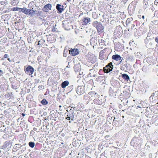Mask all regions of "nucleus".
Listing matches in <instances>:
<instances>
[{"label":"nucleus","instance_id":"obj_1","mask_svg":"<svg viewBox=\"0 0 158 158\" xmlns=\"http://www.w3.org/2000/svg\"><path fill=\"white\" fill-rule=\"evenodd\" d=\"M110 50L109 48H105L99 52V59L100 60H107L108 55L110 53Z\"/></svg>","mask_w":158,"mask_h":158},{"label":"nucleus","instance_id":"obj_2","mask_svg":"<svg viewBox=\"0 0 158 158\" xmlns=\"http://www.w3.org/2000/svg\"><path fill=\"white\" fill-rule=\"evenodd\" d=\"M93 25L97 28L98 33H101L102 32L104 28L101 23L95 21L93 22Z\"/></svg>","mask_w":158,"mask_h":158},{"label":"nucleus","instance_id":"obj_3","mask_svg":"<svg viewBox=\"0 0 158 158\" xmlns=\"http://www.w3.org/2000/svg\"><path fill=\"white\" fill-rule=\"evenodd\" d=\"M113 68V65L112 63L110 62L105 67L103 68V70L104 73H108L112 70Z\"/></svg>","mask_w":158,"mask_h":158},{"label":"nucleus","instance_id":"obj_4","mask_svg":"<svg viewBox=\"0 0 158 158\" xmlns=\"http://www.w3.org/2000/svg\"><path fill=\"white\" fill-rule=\"evenodd\" d=\"M24 71L27 74L31 75L33 74L34 69L31 66L28 65L26 69H24Z\"/></svg>","mask_w":158,"mask_h":158},{"label":"nucleus","instance_id":"obj_5","mask_svg":"<svg viewBox=\"0 0 158 158\" xmlns=\"http://www.w3.org/2000/svg\"><path fill=\"white\" fill-rule=\"evenodd\" d=\"M63 25L64 29L69 30L70 29L71 27V24L67 21H64L63 22Z\"/></svg>","mask_w":158,"mask_h":158},{"label":"nucleus","instance_id":"obj_6","mask_svg":"<svg viewBox=\"0 0 158 158\" xmlns=\"http://www.w3.org/2000/svg\"><path fill=\"white\" fill-rule=\"evenodd\" d=\"M47 40L51 43H53L56 40V39L53 35H47Z\"/></svg>","mask_w":158,"mask_h":158},{"label":"nucleus","instance_id":"obj_7","mask_svg":"<svg viewBox=\"0 0 158 158\" xmlns=\"http://www.w3.org/2000/svg\"><path fill=\"white\" fill-rule=\"evenodd\" d=\"M69 53L72 56H75L79 54V51L78 49H71L69 51Z\"/></svg>","mask_w":158,"mask_h":158},{"label":"nucleus","instance_id":"obj_8","mask_svg":"<svg viewBox=\"0 0 158 158\" xmlns=\"http://www.w3.org/2000/svg\"><path fill=\"white\" fill-rule=\"evenodd\" d=\"M52 7V5L48 3L44 6L42 10L44 12H48L51 10Z\"/></svg>","mask_w":158,"mask_h":158},{"label":"nucleus","instance_id":"obj_9","mask_svg":"<svg viewBox=\"0 0 158 158\" xmlns=\"http://www.w3.org/2000/svg\"><path fill=\"white\" fill-rule=\"evenodd\" d=\"M83 21L82 24L83 25H86L87 23H89L91 21L90 19L88 17H84L83 19H82Z\"/></svg>","mask_w":158,"mask_h":158},{"label":"nucleus","instance_id":"obj_10","mask_svg":"<svg viewBox=\"0 0 158 158\" xmlns=\"http://www.w3.org/2000/svg\"><path fill=\"white\" fill-rule=\"evenodd\" d=\"M76 92L78 94L81 95L83 93L84 90L82 87L81 86H78L77 88Z\"/></svg>","mask_w":158,"mask_h":158},{"label":"nucleus","instance_id":"obj_11","mask_svg":"<svg viewBox=\"0 0 158 158\" xmlns=\"http://www.w3.org/2000/svg\"><path fill=\"white\" fill-rule=\"evenodd\" d=\"M10 143L8 141H6L4 143L2 147V148L4 150H6V149H8L10 147Z\"/></svg>","mask_w":158,"mask_h":158},{"label":"nucleus","instance_id":"obj_12","mask_svg":"<svg viewBox=\"0 0 158 158\" xmlns=\"http://www.w3.org/2000/svg\"><path fill=\"white\" fill-rule=\"evenodd\" d=\"M45 42L44 40L41 39L38 42V45L39 46V48L44 46L45 45Z\"/></svg>","mask_w":158,"mask_h":158},{"label":"nucleus","instance_id":"obj_13","mask_svg":"<svg viewBox=\"0 0 158 158\" xmlns=\"http://www.w3.org/2000/svg\"><path fill=\"white\" fill-rule=\"evenodd\" d=\"M112 58L113 60L118 61L121 59V57L120 55L118 54H115L112 56Z\"/></svg>","mask_w":158,"mask_h":158},{"label":"nucleus","instance_id":"obj_14","mask_svg":"<svg viewBox=\"0 0 158 158\" xmlns=\"http://www.w3.org/2000/svg\"><path fill=\"white\" fill-rule=\"evenodd\" d=\"M89 94L92 97H94L95 98H98L99 95L97 93H95L94 91L90 92L89 93Z\"/></svg>","mask_w":158,"mask_h":158},{"label":"nucleus","instance_id":"obj_15","mask_svg":"<svg viewBox=\"0 0 158 158\" xmlns=\"http://www.w3.org/2000/svg\"><path fill=\"white\" fill-rule=\"evenodd\" d=\"M88 61L92 64L94 63L96 61L95 57L94 56H90L88 58Z\"/></svg>","mask_w":158,"mask_h":158},{"label":"nucleus","instance_id":"obj_16","mask_svg":"<svg viewBox=\"0 0 158 158\" xmlns=\"http://www.w3.org/2000/svg\"><path fill=\"white\" fill-rule=\"evenodd\" d=\"M69 84V82L68 81H65L63 82L61 84V87L63 88H64L68 86Z\"/></svg>","mask_w":158,"mask_h":158},{"label":"nucleus","instance_id":"obj_17","mask_svg":"<svg viewBox=\"0 0 158 158\" xmlns=\"http://www.w3.org/2000/svg\"><path fill=\"white\" fill-rule=\"evenodd\" d=\"M21 10L20 11L22 12L23 13L26 15H28L29 13V9L27 8H21Z\"/></svg>","mask_w":158,"mask_h":158},{"label":"nucleus","instance_id":"obj_18","mask_svg":"<svg viewBox=\"0 0 158 158\" xmlns=\"http://www.w3.org/2000/svg\"><path fill=\"white\" fill-rule=\"evenodd\" d=\"M94 101L95 103L98 105H101L102 104L103 102L100 101L98 98H95L94 100Z\"/></svg>","mask_w":158,"mask_h":158},{"label":"nucleus","instance_id":"obj_19","mask_svg":"<svg viewBox=\"0 0 158 158\" xmlns=\"http://www.w3.org/2000/svg\"><path fill=\"white\" fill-rule=\"evenodd\" d=\"M35 10H34L32 9H29L28 15L32 16L36 14L35 13Z\"/></svg>","mask_w":158,"mask_h":158},{"label":"nucleus","instance_id":"obj_20","mask_svg":"<svg viewBox=\"0 0 158 158\" xmlns=\"http://www.w3.org/2000/svg\"><path fill=\"white\" fill-rule=\"evenodd\" d=\"M61 5L59 4H58L56 6V9L59 11L60 13H61L63 10L64 9L63 8H61L60 7L61 6Z\"/></svg>","mask_w":158,"mask_h":158},{"label":"nucleus","instance_id":"obj_21","mask_svg":"<svg viewBox=\"0 0 158 158\" xmlns=\"http://www.w3.org/2000/svg\"><path fill=\"white\" fill-rule=\"evenodd\" d=\"M122 77L123 78L127 80L128 81L130 79V77L129 76L126 74L124 73L122 74Z\"/></svg>","mask_w":158,"mask_h":158},{"label":"nucleus","instance_id":"obj_22","mask_svg":"<svg viewBox=\"0 0 158 158\" xmlns=\"http://www.w3.org/2000/svg\"><path fill=\"white\" fill-rule=\"evenodd\" d=\"M133 18L132 17L128 18L127 19V20L126 21V25H127H127L128 24L130 23H131V22L133 21Z\"/></svg>","mask_w":158,"mask_h":158},{"label":"nucleus","instance_id":"obj_23","mask_svg":"<svg viewBox=\"0 0 158 158\" xmlns=\"http://www.w3.org/2000/svg\"><path fill=\"white\" fill-rule=\"evenodd\" d=\"M18 3V0H14L11 2L10 3L13 6H15Z\"/></svg>","mask_w":158,"mask_h":158},{"label":"nucleus","instance_id":"obj_24","mask_svg":"<svg viewBox=\"0 0 158 158\" xmlns=\"http://www.w3.org/2000/svg\"><path fill=\"white\" fill-rule=\"evenodd\" d=\"M41 103L43 105H46L48 103V102L45 99H44L41 102Z\"/></svg>","mask_w":158,"mask_h":158},{"label":"nucleus","instance_id":"obj_25","mask_svg":"<svg viewBox=\"0 0 158 158\" xmlns=\"http://www.w3.org/2000/svg\"><path fill=\"white\" fill-rule=\"evenodd\" d=\"M29 145L31 148H33L35 146V144L33 142H30L29 143Z\"/></svg>","mask_w":158,"mask_h":158},{"label":"nucleus","instance_id":"obj_26","mask_svg":"<svg viewBox=\"0 0 158 158\" xmlns=\"http://www.w3.org/2000/svg\"><path fill=\"white\" fill-rule=\"evenodd\" d=\"M21 8L19 7H14L12 9V11H16L19 10H20Z\"/></svg>","mask_w":158,"mask_h":158},{"label":"nucleus","instance_id":"obj_27","mask_svg":"<svg viewBox=\"0 0 158 158\" xmlns=\"http://www.w3.org/2000/svg\"><path fill=\"white\" fill-rule=\"evenodd\" d=\"M98 41L99 42L100 44V43L102 44H101L102 45H103L102 44H105V41L102 39H99Z\"/></svg>","mask_w":158,"mask_h":158},{"label":"nucleus","instance_id":"obj_28","mask_svg":"<svg viewBox=\"0 0 158 158\" xmlns=\"http://www.w3.org/2000/svg\"><path fill=\"white\" fill-rule=\"evenodd\" d=\"M126 94H127V95H126V96H125V98L126 99H128L130 97V94L129 93H127Z\"/></svg>","mask_w":158,"mask_h":158},{"label":"nucleus","instance_id":"obj_29","mask_svg":"<svg viewBox=\"0 0 158 158\" xmlns=\"http://www.w3.org/2000/svg\"><path fill=\"white\" fill-rule=\"evenodd\" d=\"M8 56V55L7 54H5L4 55V57L2 59V60H4L5 58H7Z\"/></svg>","mask_w":158,"mask_h":158},{"label":"nucleus","instance_id":"obj_30","mask_svg":"<svg viewBox=\"0 0 158 158\" xmlns=\"http://www.w3.org/2000/svg\"><path fill=\"white\" fill-rule=\"evenodd\" d=\"M1 5L5 4V5H6L7 4V1L5 2L4 1H2V2H1Z\"/></svg>","mask_w":158,"mask_h":158},{"label":"nucleus","instance_id":"obj_31","mask_svg":"<svg viewBox=\"0 0 158 158\" xmlns=\"http://www.w3.org/2000/svg\"><path fill=\"white\" fill-rule=\"evenodd\" d=\"M52 32H56V28L55 27H53L52 29Z\"/></svg>","mask_w":158,"mask_h":158},{"label":"nucleus","instance_id":"obj_32","mask_svg":"<svg viewBox=\"0 0 158 158\" xmlns=\"http://www.w3.org/2000/svg\"><path fill=\"white\" fill-rule=\"evenodd\" d=\"M154 4L157 5L158 4V0H155L154 1Z\"/></svg>","mask_w":158,"mask_h":158},{"label":"nucleus","instance_id":"obj_33","mask_svg":"<svg viewBox=\"0 0 158 158\" xmlns=\"http://www.w3.org/2000/svg\"><path fill=\"white\" fill-rule=\"evenodd\" d=\"M155 40L156 42L158 44V36L156 37L155 39Z\"/></svg>","mask_w":158,"mask_h":158},{"label":"nucleus","instance_id":"obj_34","mask_svg":"<svg viewBox=\"0 0 158 158\" xmlns=\"http://www.w3.org/2000/svg\"><path fill=\"white\" fill-rule=\"evenodd\" d=\"M68 88L70 89H72L73 88V85H70L68 87Z\"/></svg>","mask_w":158,"mask_h":158},{"label":"nucleus","instance_id":"obj_35","mask_svg":"<svg viewBox=\"0 0 158 158\" xmlns=\"http://www.w3.org/2000/svg\"><path fill=\"white\" fill-rule=\"evenodd\" d=\"M67 117L66 118V119H67L68 120H69L70 119V118L68 116V115H67Z\"/></svg>","mask_w":158,"mask_h":158},{"label":"nucleus","instance_id":"obj_36","mask_svg":"<svg viewBox=\"0 0 158 158\" xmlns=\"http://www.w3.org/2000/svg\"><path fill=\"white\" fill-rule=\"evenodd\" d=\"M135 27V24H133L131 26V28H134Z\"/></svg>","mask_w":158,"mask_h":158},{"label":"nucleus","instance_id":"obj_37","mask_svg":"<svg viewBox=\"0 0 158 158\" xmlns=\"http://www.w3.org/2000/svg\"><path fill=\"white\" fill-rule=\"evenodd\" d=\"M37 128L36 127H34L33 129L35 131H36L37 130Z\"/></svg>","mask_w":158,"mask_h":158},{"label":"nucleus","instance_id":"obj_38","mask_svg":"<svg viewBox=\"0 0 158 158\" xmlns=\"http://www.w3.org/2000/svg\"><path fill=\"white\" fill-rule=\"evenodd\" d=\"M0 73H2V74L3 73V71L1 69H0Z\"/></svg>","mask_w":158,"mask_h":158},{"label":"nucleus","instance_id":"obj_39","mask_svg":"<svg viewBox=\"0 0 158 158\" xmlns=\"http://www.w3.org/2000/svg\"><path fill=\"white\" fill-rule=\"evenodd\" d=\"M7 60L9 61L10 62L11 61V60H10V58H8L7 59Z\"/></svg>","mask_w":158,"mask_h":158},{"label":"nucleus","instance_id":"obj_40","mask_svg":"<svg viewBox=\"0 0 158 158\" xmlns=\"http://www.w3.org/2000/svg\"><path fill=\"white\" fill-rule=\"evenodd\" d=\"M142 18L143 19H144V16L143 15L142 16Z\"/></svg>","mask_w":158,"mask_h":158},{"label":"nucleus","instance_id":"obj_41","mask_svg":"<svg viewBox=\"0 0 158 158\" xmlns=\"http://www.w3.org/2000/svg\"><path fill=\"white\" fill-rule=\"evenodd\" d=\"M22 115L23 116H24L25 115V114H23V113H22Z\"/></svg>","mask_w":158,"mask_h":158},{"label":"nucleus","instance_id":"obj_42","mask_svg":"<svg viewBox=\"0 0 158 158\" xmlns=\"http://www.w3.org/2000/svg\"><path fill=\"white\" fill-rule=\"evenodd\" d=\"M9 94H7V96H9Z\"/></svg>","mask_w":158,"mask_h":158},{"label":"nucleus","instance_id":"obj_43","mask_svg":"<svg viewBox=\"0 0 158 158\" xmlns=\"http://www.w3.org/2000/svg\"><path fill=\"white\" fill-rule=\"evenodd\" d=\"M59 107H61V105H60L59 106Z\"/></svg>","mask_w":158,"mask_h":158},{"label":"nucleus","instance_id":"obj_44","mask_svg":"<svg viewBox=\"0 0 158 158\" xmlns=\"http://www.w3.org/2000/svg\"><path fill=\"white\" fill-rule=\"evenodd\" d=\"M38 13H36V14H38V15L39 14H40L39 12H38Z\"/></svg>","mask_w":158,"mask_h":158},{"label":"nucleus","instance_id":"obj_45","mask_svg":"<svg viewBox=\"0 0 158 158\" xmlns=\"http://www.w3.org/2000/svg\"><path fill=\"white\" fill-rule=\"evenodd\" d=\"M122 117H123H123H124V116H122Z\"/></svg>","mask_w":158,"mask_h":158},{"label":"nucleus","instance_id":"obj_46","mask_svg":"<svg viewBox=\"0 0 158 158\" xmlns=\"http://www.w3.org/2000/svg\"><path fill=\"white\" fill-rule=\"evenodd\" d=\"M122 61V60L120 61V62H121Z\"/></svg>","mask_w":158,"mask_h":158}]
</instances>
